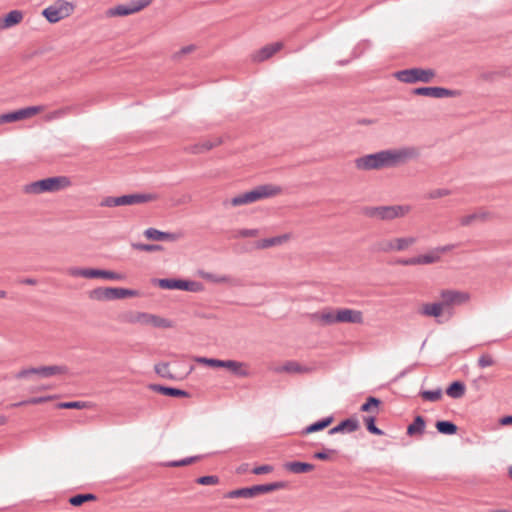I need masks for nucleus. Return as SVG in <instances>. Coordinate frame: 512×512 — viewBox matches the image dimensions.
<instances>
[{
  "mask_svg": "<svg viewBox=\"0 0 512 512\" xmlns=\"http://www.w3.org/2000/svg\"><path fill=\"white\" fill-rule=\"evenodd\" d=\"M420 151L414 146L399 149L381 150L355 159V166L359 170L369 171L384 167H394L408 160L417 159Z\"/></svg>",
  "mask_w": 512,
  "mask_h": 512,
  "instance_id": "f257e3e1",
  "label": "nucleus"
},
{
  "mask_svg": "<svg viewBox=\"0 0 512 512\" xmlns=\"http://www.w3.org/2000/svg\"><path fill=\"white\" fill-rule=\"evenodd\" d=\"M71 185V180L67 176H53L40 179L24 186V192L27 194H41L46 192H58Z\"/></svg>",
  "mask_w": 512,
  "mask_h": 512,
  "instance_id": "f03ea898",
  "label": "nucleus"
},
{
  "mask_svg": "<svg viewBox=\"0 0 512 512\" xmlns=\"http://www.w3.org/2000/svg\"><path fill=\"white\" fill-rule=\"evenodd\" d=\"M410 210L409 205L366 206L362 213L370 218L389 221L405 216Z\"/></svg>",
  "mask_w": 512,
  "mask_h": 512,
  "instance_id": "7ed1b4c3",
  "label": "nucleus"
},
{
  "mask_svg": "<svg viewBox=\"0 0 512 512\" xmlns=\"http://www.w3.org/2000/svg\"><path fill=\"white\" fill-rule=\"evenodd\" d=\"M157 199L156 194L152 193H134L125 194L121 196H107L100 202L101 207H116V206H127L136 205L146 202H150Z\"/></svg>",
  "mask_w": 512,
  "mask_h": 512,
  "instance_id": "20e7f679",
  "label": "nucleus"
},
{
  "mask_svg": "<svg viewBox=\"0 0 512 512\" xmlns=\"http://www.w3.org/2000/svg\"><path fill=\"white\" fill-rule=\"evenodd\" d=\"M138 295L137 290L122 287H98L89 292V298L97 301H111Z\"/></svg>",
  "mask_w": 512,
  "mask_h": 512,
  "instance_id": "39448f33",
  "label": "nucleus"
},
{
  "mask_svg": "<svg viewBox=\"0 0 512 512\" xmlns=\"http://www.w3.org/2000/svg\"><path fill=\"white\" fill-rule=\"evenodd\" d=\"M155 283L165 290H182L188 292H200L203 290V284L197 281L178 279V278H160L155 279Z\"/></svg>",
  "mask_w": 512,
  "mask_h": 512,
  "instance_id": "423d86ee",
  "label": "nucleus"
},
{
  "mask_svg": "<svg viewBox=\"0 0 512 512\" xmlns=\"http://www.w3.org/2000/svg\"><path fill=\"white\" fill-rule=\"evenodd\" d=\"M435 76L433 69L410 68L397 71L395 77L404 83L424 82L428 83Z\"/></svg>",
  "mask_w": 512,
  "mask_h": 512,
  "instance_id": "0eeeda50",
  "label": "nucleus"
},
{
  "mask_svg": "<svg viewBox=\"0 0 512 512\" xmlns=\"http://www.w3.org/2000/svg\"><path fill=\"white\" fill-rule=\"evenodd\" d=\"M68 367L65 365H51V366H40L30 367L20 370L15 377L17 379L27 378L28 376L35 374L42 378H49L54 375L67 374Z\"/></svg>",
  "mask_w": 512,
  "mask_h": 512,
  "instance_id": "6e6552de",
  "label": "nucleus"
},
{
  "mask_svg": "<svg viewBox=\"0 0 512 512\" xmlns=\"http://www.w3.org/2000/svg\"><path fill=\"white\" fill-rule=\"evenodd\" d=\"M70 274L74 277H85L89 279L103 278L107 280L121 281L125 276L110 270L97 269V268H72Z\"/></svg>",
  "mask_w": 512,
  "mask_h": 512,
  "instance_id": "1a4fd4ad",
  "label": "nucleus"
},
{
  "mask_svg": "<svg viewBox=\"0 0 512 512\" xmlns=\"http://www.w3.org/2000/svg\"><path fill=\"white\" fill-rule=\"evenodd\" d=\"M195 361L197 363L205 364L213 368H228L235 375L240 377H246L249 374L248 371L242 369L243 363L235 360H221L216 358L196 357Z\"/></svg>",
  "mask_w": 512,
  "mask_h": 512,
  "instance_id": "9d476101",
  "label": "nucleus"
},
{
  "mask_svg": "<svg viewBox=\"0 0 512 512\" xmlns=\"http://www.w3.org/2000/svg\"><path fill=\"white\" fill-rule=\"evenodd\" d=\"M126 321L129 323H143V324H150L154 327L159 328H170L172 327V323L170 320L166 318H161L159 316L149 314L146 312H138L136 314H130Z\"/></svg>",
  "mask_w": 512,
  "mask_h": 512,
  "instance_id": "9b49d317",
  "label": "nucleus"
},
{
  "mask_svg": "<svg viewBox=\"0 0 512 512\" xmlns=\"http://www.w3.org/2000/svg\"><path fill=\"white\" fill-rule=\"evenodd\" d=\"M412 92L414 95L434 97V98L457 97L460 95L459 90H452V89H448L445 87H438V86L417 87Z\"/></svg>",
  "mask_w": 512,
  "mask_h": 512,
  "instance_id": "f8f14e48",
  "label": "nucleus"
},
{
  "mask_svg": "<svg viewBox=\"0 0 512 512\" xmlns=\"http://www.w3.org/2000/svg\"><path fill=\"white\" fill-rule=\"evenodd\" d=\"M67 5V2L59 1L54 5L46 7L42 11V15L49 23H57L58 21L62 20L63 18L69 15V12L66 8Z\"/></svg>",
  "mask_w": 512,
  "mask_h": 512,
  "instance_id": "ddd939ff",
  "label": "nucleus"
},
{
  "mask_svg": "<svg viewBox=\"0 0 512 512\" xmlns=\"http://www.w3.org/2000/svg\"><path fill=\"white\" fill-rule=\"evenodd\" d=\"M282 191L280 186L272 185V184H264L255 187L254 189L248 191L251 197L252 202L258 201L263 198H268L279 194Z\"/></svg>",
  "mask_w": 512,
  "mask_h": 512,
  "instance_id": "4468645a",
  "label": "nucleus"
},
{
  "mask_svg": "<svg viewBox=\"0 0 512 512\" xmlns=\"http://www.w3.org/2000/svg\"><path fill=\"white\" fill-rule=\"evenodd\" d=\"M336 319L338 323L361 324L363 322V314L359 310L349 308L337 309Z\"/></svg>",
  "mask_w": 512,
  "mask_h": 512,
  "instance_id": "2eb2a0df",
  "label": "nucleus"
},
{
  "mask_svg": "<svg viewBox=\"0 0 512 512\" xmlns=\"http://www.w3.org/2000/svg\"><path fill=\"white\" fill-rule=\"evenodd\" d=\"M260 494H263L261 484L250 486V487H242L239 489L231 490L225 494V498H253Z\"/></svg>",
  "mask_w": 512,
  "mask_h": 512,
  "instance_id": "dca6fc26",
  "label": "nucleus"
},
{
  "mask_svg": "<svg viewBox=\"0 0 512 512\" xmlns=\"http://www.w3.org/2000/svg\"><path fill=\"white\" fill-rule=\"evenodd\" d=\"M359 428V421L356 418H346L332 427L328 433L334 435L337 433H352Z\"/></svg>",
  "mask_w": 512,
  "mask_h": 512,
  "instance_id": "f3484780",
  "label": "nucleus"
},
{
  "mask_svg": "<svg viewBox=\"0 0 512 512\" xmlns=\"http://www.w3.org/2000/svg\"><path fill=\"white\" fill-rule=\"evenodd\" d=\"M149 389L169 397L183 398L189 396V393L185 390L161 384H150Z\"/></svg>",
  "mask_w": 512,
  "mask_h": 512,
  "instance_id": "a211bd4d",
  "label": "nucleus"
},
{
  "mask_svg": "<svg viewBox=\"0 0 512 512\" xmlns=\"http://www.w3.org/2000/svg\"><path fill=\"white\" fill-rule=\"evenodd\" d=\"M442 303L444 306H449L455 303H463L469 299L467 293L455 291V290H443L441 292Z\"/></svg>",
  "mask_w": 512,
  "mask_h": 512,
  "instance_id": "6ab92c4d",
  "label": "nucleus"
},
{
  "mask_svg": "<svg viewBox=\"0 0 512 512\" xmlns=\"http://www.w3.org/2000/svg\"><path fill=\"white\" fill-rule=\"evenodd\" d=\"M144 236L153 241H176L179 238L178 234L160 231L153 227L147 228L144 231Z\"/></svg>",
  "mask_w": 512,
  "mask_h": 512,
  "instance_id": "aec40b11",
  "label": "nucleus"
},
{
  "mask_svg": "<svg viewBox=\"0 0 512 512\" xmlns=\"http://www.w3.org/2000/svg\"><path fill=\"white\" fill-rule=\"evenodd\" d=\"M282 48L281 42H275L269 45H266L262 47L260 50H258L254 56V61L262 62L267 59H269L271 56H273L276 52H278Z\"/></svg>",
  "mask_w": 512,
  "mask_h": 512,
  "instance_id": "412c9836",
  "label": "nucleus"
},
{
  "mask_svg": "<svg viewBox=\"0 0 512 512\" xmlns=\"http://www.w3.org/2000/svg\"><path fill=\"white\" fill-rule=\"evenodd\" d=\"M285 470L294 474H304L314 470V464L301 461H289L284 464Z\"/></svg>",
  "mask_w": 512,
  "mask_h": 512,
  "instance_id": "4be33fe9",
  "label": "nucleus"
},
{
  "mask_svg": "<svg viewBox=\"0 0 512 512\" xmlns=\"http://www.w3.org/2000/svg\"><path fill=\"white\" fill-rule=\"evenodd\" d=\"M23 19V13L19 10H11L4 17L0 18V28L7 29L17 25Z\"/></svg>",
  "mask_w": 512,
  "mask_h": 512,
  "instance_id": "5701e85b",
  "label": "nucleus"
},
{
  "mask_svg": "<svg viewBox=\"0 0 512 512\" xmlns=\"http://www.w3.org/2000/svg\"><path fill=\"white\" fill-rule=\"evenodd\" d=\"M333 419H334L333 416H327V417H324L322 419H319V420L311 423L310 425L306 426L301 431V434L302 435H307V434H311V433H314V432H318V431L324 430L325 428H327L333 422Z\"/></svg>",
  "mask_w": 512,
  "mask_h": 512,
  "instance_id": "b1692460",
  "label": "nucleus"
},
{
  "mask_svg": "<svg viewBox=\"0 0 512 512\" xmlns=\"http://www.w3.org/2000/svg\"><path fill=\"white\" fill-rule=\"evenodd\" d=\"M425 427V418L422 415H417L414 417L412 423L408 425L406 433L409 436H413L415 434H422L425 430Z\"/></svg>",
  "mask_w": 512,
  "mask_h": 512,
  "instance_id": "393cba45",
  "label": "nucleus"
},
{
  "mask_svg": "<svg viewBox=\"0 0 512 512\" xmlns=\"http://www.w3.org/2000/svg\"><path fill=\"white\" fill-rule=\"evenodd\" d=\"M444 308V303L442 302H434V303H426L423 305L421 314L429 317H440Z\"/></svg>",
  "mask_w": 512,
  "mask_h": 512,
  "instance_id": "a878e982",
  "label": "nucleus"
},
{
  "mask_svg": "<svg viewBox=\"0 0 512 512\" xmlns=\"http://www.w3.org/2000/svg\"><path fill=\"white\" fill-rule=\"evenodd\" d=\"M466 386L462 381L451 382L446 388V394L454 399L461 398L465 394Z\"/></svg>",
  "mask_w": 512,
  "mask_h": 512,
  "instance_id": "bb28decb",
  "label": "nucleus"
},
{
  "mask_svg": "<svg viewBox=\"0 0 512 512\" xmlns=\"http://www.w3.org/2000/svg\"><path fill=\"white\" fill-rule=\"evenodd\" d=\"M435 427L443 435H454L458 430L457 425L450 420H438Z\"/></svg>",
  "mask_w": 512,
  "mask_h": 512,
  "instance_id": "cd10ccee",
  "label": "nucleus"
},
{
  "mask_svg": "<svg viewBox=\"0 0 512 512\" xmlns=\"http://www.w3.org/2000/svg\"><path fill=\"white\" fill-rule=\"evenodd\" d=\"M287 239H288L287 235H280V236H275V237H270V238H264V239L259 240L256 243V248L266 249V248H269L272 246L280 245Z\"/></svg>",
  "mask_w": 512,
  "mask_h": 512,
  "instance_id": "c85d7f7f",
  "label": "nucleus"
},
{
  "mask_svg": "<svg viewBox=\"0 0 512 512\" xmlns=\"http://www.w3.org/2000/svg\"><path fill=\"white\" fill-rule=\"evenodd\" d=\"M96 499L97 496L93 493H79L71 496L68 502L70 505L78 507L84 504L85 502L95 501Z\"/></svg>",
  "mask_w": 512,
  "mask_h": 512,
  "instance_id": "c756f323",
  "label": "nucleus"
},
{
  "mask_svg": "<svg viewBox=\"0 0 512 512\" xmlns=\"http://www.w3.org/2000/svg\"><path fill=\"white\" fill-rule=\"evenodd\" d=\"M23 119H26V118H25L23 109L20 108L18 110H14V111H10V112L1 114L0 115V125L4 124V123L16 122V121L23 120Z\"/></svg>",
  "mask_w": 512,
  "mask_h": 512,
  "instance_id": "7c9ffc66",
  "label": "nucleus"
},
{
  "mask_svg": "<svg viewBox=\"0 0 512 512\" xmlns=\"http://www.w3.org/2000/svg\"><path fill=\"white\" fill-rule=\"evenodd\" d=\"M131 10L132 9L128 8V6H126L125 4H119V5H116L115 7L109 8L106 11V16L107 17H116V16L125 17V16L131 15Z\"/></svg>",
  "mask_w": 512,
  "mask_h": 512,
  "instance_id": "2f4dec72",
  "label": "nucleus"
},
{
  "mask_svg": "<svg viewBox=\"0 0 512 512\" xmlns=\"http://www.w3.org/2000/svg\"><path fill=\"white\" fill-rule=\"evenodd\" d=\"M54 398H56V396H53V395L32 397L27 400H22L20 402L13 403L11 405V407H21V406L30 405V404L31 405L41 404V403L47 402L49 400H52Z\"/></svg>",
  "mask_w": 512,
  "mask_h": 512,
  "instance_id": "473e14b6",
  "label": "nucleus"
},
{
  "mask_svg": "<svg viewBox=\"0 0 512 512\" xmlns=\"http://www.w3.org/2000/svg\"><path fill=\"white\" fill-rule=\"evenodd\" d=\"M199 275L212 283H228L230 281V277L227 275H217L206 271H199Z\"/></svg>",
  "mask_w": 512,
  "mask_h": 512,
  "instance_id": "72a5a7b5",
  "label": "nucleus"
},
{
  "mask_svg": "<svg viewBox=\"0 0 512 512\" xmlns=\"http://www.w3.org/2000/svg\"><path fill=\"white\" fill-rule=\"evenodd\" d=\"M155 372L162 378H167L170 380H177L179 379L175 375H173L169 370V363H158L154 367Z\"/></svg>",
  "mask_w": 512,
  "mask_h": 512,
  "instance_id": "f704fd0d",
  "label": "nucleus"
},
{
  "mask_svg": "<svg viewBox=\"0 0 512 512\" xmlns=\"http://www.w3.org/2000/svg\"><path fill=\"white\" fill-rule=\"evenodd\" d=\"M220 143V140L218 139L217 142H211V141H204L200 144H195L189 148V151L193 154H199L206 151H209L213 147H215L217 144Z\"/></svg>",
  "mask_w": 512,
  "mask_h": 512,
  "instance_id": "c9c22d12",
  "label": "nucleus"
},
{
  "mask_svg": "<svg viewBox=\"0 0 512 512\" xmlns=\"http://www.w3.org/2000/svg\"><path fill=\"white\" fill-rule=\"evenodd\" d=\"M364 422L369 433L378 436L384 435V431L376 426V416H367L364 418Z\"/></svg>",
  "mask_w": 512,
  "mask_h": 512,
  "instance_id": "e433bc0d",
  "label": "nucleus"
},
{
  "mask_svg": "<svg viewBox=\"0 0 512 512\" xmlns=\"http://www.w3.org/2000/svg\"><path fill=\"white\" fill-rule=\"evenodd\" d=\"M380 404H381V400L379 398H376L374 396H369L366 399V401L361 405L360 411L361 412H369L374 408V409H376V413H377Z\"/></svg>",
  "mask_w": 512,
  "mask_h": 512,
  "instance_id": "4c0bfd02",
  "label": "nucleus"
},
{
  "mask_svg": "<svg viewBox=\"0 0 512 512\" xmlns=\"http://www.w3.org/2000/svg\"><path fill=\"white\" fill-rule=\"evenodd\" d=\"M152 1L153 0H130L129 2L125 3V5L132 9L131 14H134L149 6Z\"/></svg>",
  "mask_w": 512,
  "mask_h": 512,
  "instance_id": "58836bf2",
  "label": "nucleus"
},
{
  "mask_svg": "<svg viewBox=\"0 0 512 512\" xmlns=\"http://www.w3.org/2000/svg\"><path fill=\"white\" fill-rule=\"evenodd\" d=\"M420 395L426 401L435 402V401H438L439 399H441L442 389L437 388V389H433V390H423L420 392Z\"/></svg>",
  "mask_w": 512,
  "mask_h": 512,
  "instance_id": "ea45409f",
  "label": "nucleus"
},
{
  "mask_svg": "<svg viewBox=\"0 0 512 512\" xmlns=\"http://www.w3.org/2000/svg\"><path fill=\"white\" fill-rule=\"evenodd\" d=\"M419 265H427L438 262L440 256L437 254L436 250L433 249L430 253L417 256Z\"/></svg>",
  "mask_w": 512,
  "mask_h": 512,
  "instance_id": "a19ab883",
  "label": "nucleus"
},
{
  "mask_svg": "<svg viewBox=\"0 0 512 512\" xmlns=\"http://www.w3.org/2000/svg\"><path fill=\"white\" fill-rule=\"evenodd\" d=\"M88 406V402L84 401L59 402L56 405L58 409H84L87 408Z\"/></svg>",
  "mask_w": 512,
  "mask_h": 512,
  "instance_id": "79ce46f5",
  "label": "nucleus"
},
{
  "mask_svg": "<svg viewBox=\"0 0 512 512\" xmlns=\"http://www.w3.org/2000/svg\"><path fill=\"white\" fill-rule=\"evenodd\" d=\"M201 459V456L200 455H196V456H190V457H186V458H183L181 460H174V461H170L166 464V466L168 467H180V466H185V465H189L197 460Z\"/></svg>",
  "mask_w": 512,
  "mask_h": 512,
  "instance_id": "37998d69",
  "label": "nucleus"
},
{
  "mask_svg": "<svg viewBox=\"0 0 512 512\" xmlns=\"http://www.w3.org/2000/svg\"><path fill=\"white\" fill-rule=\"evenodd\" d=\"M132 247L135 250L146 251V252L160 251L163 249V247L159 244H144V243H132Z\"/></svg>",
  "mask_w": 512,
  "mask_h": 512,
  "instance_id": "c03bdc74",
  "label": "nucleus"
},
{
  "mask_svg": "<svg viewBox=\"0 0 512 512\" xmlns=\"http://www.w3.org/2000/svg\"><path fill=\"white\" fill-rule=\"evenodd\" d=\"M249 203H253V202L251 200V197H250V194L248 191L243 194L237 195L231 199V205H233V206H240V205H245V204H249Z\"/></svg>",
  "mask_w": 512,
  "mask_h": 512,
  "instance_id": "a18cd8bd",
  "label": "nucleus"
},
{
  "mask_svg": "<svg viewBox=\"0 0 512 512\" xmlns=\"http://www.w3.org/2000/svg\"><path fill=\"white\" fill-rule=\"evenodd\" d=\"M261 486H262L263 494H266V493H269V492H272L275 490H280V489L285 488L286 483L283 481H277V482H272V483L261 484Z\"/></svg>",
  "mask_w": 512,
  "mask_h": 512,
  "instance_id": "49530a36",
  "label": "nucleus"
},
{
  "mask_svg": "<svg viewBox=\"0 0 512 512\" xmlns=\"http://www.w3.org/2000/svg\"><path fill=\"white\" fill-rule=\"evenodd\" d=\"M337 450L324 448L321 451H317L313 454V458L317 460L327 461L330 460L332 454H336Z\"/></svg>",
  "mask_w": 512,
  "mask_h": 512,
  "instance_id": "de8ad7c7",
  "label": "nucleus"
},
{
  "mask_svg": "<svg viewBox=\"0 0 512 512\" xmlns=\"http://www.w3.org/2000/svg\"><path fill=\"white\" fill-rule=\"evenodd\" d=\"M199 485H216L219 483V477L216 475L200 476L196 480Z\"/></svg>",
  "mask_w": 512,
  "mask_h": 512,
  "instance_id": "09e8293b",
  "label": "nucleus"
},
{
  "mask_svg": "<svg viewBox=\"0 0 512 512\" xmlns=\"http://www.w3.org/2000/svg\"><path fill=\"white\" fill-rule=\"evenodd\" d=\"M415 239L412 237L397 238L394 240L395 250L401 251L406 249L409 245L413 244Z\"/></svg>",
  "mask_w": 512,
  "mask_h": 512,
  "instance_id": "8fccbe9b",
  "label": "nucleus"
},
{
  "mask_svg": "<svg viewBox=\"0 0 512 512\" xmlns=\"http://www.w3.org/2000/svg\"><path fill=\"white\" fill-rule=\"evenodd\" d=\"M369 47H370V43H369V41H367V40H364V41H362V42L358 43V44L354 47V49H353V51H352L353 58H358V57H360V56L364 53V51H365L366 49H368Z\"/></svg>",
  "mask_w": 512,
  "mask_h": 512,
  "instance_id": "3c124183",
  "label": "nucleus"
},
{
  "mask_svg": "<svg viewBox=\"0 0 512 512\" xmlns=\"http://www.w3.org/2000/svg\"><path fill=\"white\" fill-rule=\"evenodd\" d=\"M450 193H451V191L449 189L440 188V189H435V190L430 191L426 195V197L429 199H437V198H441L444 196H448V195H450Z\"/></svg>",
  "mask_w": 512,
  "mask_h": 512,
  "instance_id": "603ef678",
  "label": "nucleus"
},
{
  "mask_svg": "<svg viewBox=\"0 0 512 512\" xmlns=\"http://www.w3.org/2000/svg\"><path fill=\"white\" fill-rule=\"evenodd\" d=\"M485 217V214L482 213V214H478V213H472V214H469V215H466L464 217H462L460 219V224L462 226H468L470 225L471 223H473L476 219L478 218H484Z\"/></svg>",
  "mask_w": 512,
  "mask_h": 512,
  "instance_id": "864d4df0",
  "label": "nucleus"
},
{
  "mask_svg": "<svg viewBox=\"0 0 512 512\" xmlns=\"http://www.w3.org/2000/svg\"><path fill=\"white\" fill-rule=\"evenodd\" d=\"M375 249L377 251L387 252L390 250H395L394 241H381L376 244Z\"/></svg>",
  "mask_w": 512,
  "mask_h": 512,
  "instance_id": "5fc2aeb1",
  "label": "nucleus"
},
{
  "mask_svg": "<svg viewBox=\"0 0 512 512\" xmlns=\"http://www.w3.org/2000/svg\"><path fill=\"white\" fill-rule=\"evenodd\" d=\"M494 364L493 358L488 354H483L478 359V366L480 368H486Z\"/></svg>",
  "mask_w": 512,
  "mask_h": 512,
  "instance_id": "6e6d98bb",
  "label": "nucleus"
},
{
  "mask_svg": "<svg viewBox=\"0 0 512 512\" xmlns=\"http://www.w3.org/2000/svg\"><path fill=\"white\" fill-rule=\"evenodd\" d=\"M321 319L326 324L338 323V320L336 319V311L323 313Z\"/></svg>",
  "mask_w": 512,
  "mask_h": 512,
  "instance_id": "4d7b16f0",
  "label": "nucleus"
},
{
  "mask_svg": "<svg viewBox=\"0 0 512 512\" xmlns=\"http://www.w3.org/2000/svg\"><path fill=\"white\" fill-rule=\"evenodd\" d=\"M25 118H29L43 110L42 106H29L22 108Z\"/></svg>",
  "mask_w": 512,
  "mask_h": 512,
  "instance_id": "13d9d810",
  "label": "nucleus"
},
{
  "mask_svg": "<svg viewBox=\"0 0 512 512\" xmlns=\"http://www.w3.org/2000/svg\"><path fill=\"white\" fill-rule=\"evenodd\" d=\"M272 470H273V467L271 465H261V466L255 467L252 470V473L256 474V475H262V474L269 473Z\"/></svg>",
  "mask_w": 512,
  "mask_h": 512,
  "instance_id": "bf43d9fd",
  "label": "nucleus"
},
{
  "mask_svg": "<svg viewBox=\"0 0 512 512\" xmlns=\"http://www.w3.org/2000/svg\"><path fill=\"white\" fill-rule=\"evenodd\" d=\"M418 365V363H414L412 365H409L405 369H403L395 378L393 381H398L401 378L405 377L408 373L414 370V368Z\"/></svg>",
  "mask_w": 512,
  "mask_h": 512,
  "instance_id": "052dcab7",
  "label": "nucleus"
},
{
  "mask_svg": "<svg viewBox=\"0 0 512 512\" xmlns=\"http://www.w3.org/2000/svg\"><path fill=\"white\" fill-rule=\"evenodd\" d=\"M258 234V230L257 229H241L239 230L238 232V235L240 237H254Z\"/></svg>",
  "mask_w": 512,
  "mask_h": 512,
  "instance_id": "680f3d73",
  "label": "nucleus"
},
{
  "mask_svg": "<svg viewBox=\"0 0 512 512\" xmlns=\"http://www.w3.org/2000/svg\"><path fill=\"white\" fill-rule=\"evenodd\" d=\"M457 245L456 244H447L443 246H438L435 248L437 254L440 256L441 253H446L453 250Z\"/></svg>",
  "mask_w": 512,
  "mask_h": 512,
  "instance_id": "e2e57ef3",
  "label": "nucleus"
},
{
  "mask_svg": "<svg viewBox=\"0 0 512 512\" xmlns=\"http://www.w3.org/2000/svg\"><path fill=\"white\" fill-rule=\"evenodd\" d=\"M399 263L402 264V265H406V266L419 265V261H418L417 256L411 257V258L402 259V260L399 261Z\"/></svg>",
  "mask_w": 512,
  "mask_h": 512,
  "instance_id": "0e129e2a",
  "label": "nucleus"
},
{
  "mask_svg": "<svg viewBox=\"0 0 512 512\" xmlns=\"http://www.w3.org/2000/svg\"><path fill=\"white\" fill-rule=\"evenodd\" d=\"M285 370L286 371H294V372H300L302 369L301 367L297 364V363H294V362H290L288 363L287 365H285Z\"/></svg>",
  "mask_w": 512,
  "mask_h": 512,
  "instance_id": "69168bd1",
  "label": "nucleus"
},
{
  "mask_svg": "<svg viewBox=\"0 0 512 512\" xmlns=\"http://www.w3.org/2000/svg\"><path fill=\"white\" fill-rule=\"evenodd\" d=\"M194 49H195L194 45H187V46L181 48V50L175 56L177 57L178 55L188 54V53L192 52Z\"/></svg>",
  "mask_w": 512,
  "mask_h": 512,
  "instance_id": "338daca9",
  "label": "nucleus"
},
{
  "mask_svg": "<svg viewBox=\"0 0 512 512\" xmlns=\"http://www.w3.org/2000/svg\"><path fill=\"white\" fill-rule=\"evenodd\" d=\"M500 423L502 425L512 424V414L511 415H506V416L502 417L501 420H500Z\"/></svg>",
  "mask_w": 512,
  "mask_h": 512,
  "instance_id": "774afa93",
  "label": "nucleus"
}]
</instances>
